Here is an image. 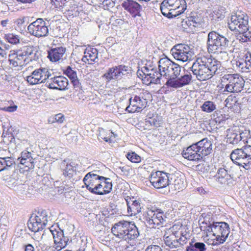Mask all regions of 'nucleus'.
I'll use <instances>...</instances> for the list:
<instances>
[{"label": "nucleus", "instance_id": "1", "mask_svg": "<svg viewBox=\"0 0 251 251\" xmlns=\"http://www.w3.org/2000/svg\"><path fill=\"white\" fill-rule=\"evenodd\" d=\"M158 63L160 72L167 79L165 85L168 87L177 89L189 84L192 81L191 74L179 76L181 71L180 66L168 58L160 59Z\"/></svg>", "mask_w": 251, "mask_h": 251}, {"label": "nucleus", "instance_id": "2", "mask_svg": "<svg viewBox=\"0 0 251 251\" xmlns=\"http://www.w3.org/2000/svg\"><path fill=\"white\" fill-rule=\"evenodd\" d=\"M220 62L211 57H198L191 67L193 74L200 81L208 80L220 73Z\"/></svg>", "mask_w": 251, "mask_h": 251}, {"label": "nucleus", "instance_id": "3", "mask_svg": "<svg viewBox=\"0 0 251 251\" xmlns=\"http://www.w3.org/2000/svg\"><path fill=\"white\" fill-rule=\"evenodd\" d=\"M228 44L229 40L224 36L215 31H211L208 33L206 42L207 50L208 53L219 52L226 60L228 57V53L224 50L228 46Z\"/></svg>", "mask_w": 251, "mask_h": 251}, {"label": "nucleus", "instance_id": "4", "mask_svg": "<svg viewBox=\"0 0 251 251\" xmlns=\"http://www.w3.org/2000/svg\"><path fill=\"white\" fill-rule=\"evenodd\" d=\"M230 158L236 164L243 167L246 170L251 168V146H245L240 149L233 150L230 154Z\"/></svg>", "mask_w": 251, "mask_h": 251}, {"label": "nucleus", "instance_id": "5", "mask_svg": "<svg viewBox=\"0 0 251 251\" xmlns=\"http://www.w3.org/2000/svg\"><path fill=\"white\" fill-rule=\"evenodd\" d=\"M221 81L225 84V91L230 93L240 92L245 84L244 79L238 74H225Z\"/></svg>", "mask_w": 251, "mask_h": 251}, {"label": "nucleus", "instance_id": "6", "mask_svg": "<svg viewBox=\"0 0 251 251\" xmlns=\"http://www.w3.org/2000/svg\"><path fill=\"white\" fill-rule=\"evenodd\" d=\"M167 216L161 209L148 210L145 216V223L150 228L162 226L166 222Z\"/></svg>", "mask_w": 251, "mask_h": 251}, {"label": "nucleus", "instance_id": "7", "mask_svg": "<svg viewBox=\"0 0 251 251\" xmlns=\"http://www.w3.org/2000/svg\"><path fill=\"white\" fill-rule=\"evenodd\" d=\"M150 94L147 92L139 94L138 95H132L129 100V104L126 108L128 113L139 112L144 109L147 104V98Z\"/></svg>", "mask_w": 251, "mask_h": 251}, {"label": "nucleus", "instance_id": "8", "mask_svg": "<svg viewBox=\"0 0 251 251\" xmlns=\"http://www.w3.org/2000/svg\"><path fill=\"white\" fill-rule=\"evenodd\" d=\"M172 174L163 171L152 172L149 176L150 181L157 189L167 188L172 179Z\"/></svg>", "mask_w": 251, "mask_h": 251}, {"label": "nucleus", "instance_id": "9", "mask_svg": "<svg viewBox=\"0 0 251 251\" xmlns=\"http://www.w3.org/2000/svg\"><path fill=\"white\" fill-rule=\"evenodd\" d=\"M174 58L183 62L190 61L194 58V51L188 45L183 44L176 45L171 50Z\"/></svg>", "mask_w": 251, "mask_h": 251}, {"label": "nucleus", "instance_id": "10", "mask_svg": "<svg viewBox=\"0 0 251 251\" xmlns=\"http://www.w3.org/2000/svg\"><path fill=\"white\" fill-rule=\"evenodd\" d=\"M249 24V17L244 12L237 11L233 13L230 17V21L228 23V27L231 31L238 32L246 28Z\"/></svg>", "mask_w": 251, "mask_h": 251}, {"label": "nucleus", "instance_id": "11", "mask_svg": "<svg viewBox=\"0 0 251 251\" xmlns=\"http://www.w3.org/2000/svg\"><path fill=\"white\" fill-rule=\"evenodd\" d=\"M230 233L229 225L225 222H215L213 231V239L212 245H218L224 243L226 240Z\"/></svg>", "mask_w": 251, "mask_h": 251}, {"label": "nucleus", "instance_id": "12", "mask_svg": "<svg viewBox=\"0 0 251 251\" xmlns=\"http://www.w3.org/2000/svg\"><path fill=\"white\" fill-rule=\"evenodd\" d=\"M48 223V214L45 210L38 211L37 214L31 217L28 222V227L30 230L36 232L43 229Z\"/></svg>", "mask_w": 251, "mask_h": 251}, {"label": "nucleus", "instance_id": "13", "mask_svg": "<svg viewBox=\"0 0 251 251\" xmlns=\"http://www.w3.org/2000/svg\"><path fill=\"white\" fill-rule=\"evenodd\" d=\"M129 68L125 65H118L110 68L103 75L106 82H109L113 79H121L127 76L131 73Z\"/></svg>", "mask_w": 251, "mask_h": 251}, {"label": "nucleus", "instance_id": "14", "mask_svg": "<svg viewBox=\"0 0 251 251\" xmlns=\"http://www.w3.org/2000/svg\"><path fill=\"white\" fill-rule=\"evenodd\" d=\"M28 32L37 38L45 37L49 33V29L46 22L42 19L38 18L27 26Z\"/></svg>", "mask_w": 251, "mask_h": 251}, {"label": "nucleus", "instance_id": "15", "mask_svg": "<svg viewBox=\"0 0 251 251\" xmlns=\"http://www.w3.org/2000/svg\"><path fill=\"white\" fill-rule=\"evenodd\" d=\"M51 74L47 68H40L34 70L30 75L26 77L27 81L31 85H35L47 82Z\"/></svg>", "mask_w": 251, "mask_h": 251}, {"label": "nucleus", "instance_id": "16", "mask_svg": "<svg viewBox=\"0 0 251 251\" xmlns=\"http://www.w3.org/2000/svg\"><path fill=\"white\" fill-rule=\"evenodd\" d=\"M58 229L51 226L48 229V231L50 232L53 236L54 240V248L57 251L65 248L69 242V238L64 236V232L62 230L57 227Z\"/></svg>", "mask_w": 251, "mask_h": 251}, {"label": "nucleus", "instance_id": "17", "mask_svg": "<svg viewBox=\"0 0 251 251\" xmlns=\"http://www.w3.org/2000/svg\"><path fill=\"white\" fill-rule=\"evenodd\" d=\"M234 177L232 167L220 168L216 174L213 176L214 179L221 184H226L231 181Z\"/></svg>", "mask_w": 251, "mask_h": 251}, {"label": "nucleus", "instance_id": "18", "mask_svg": "<svg viewBox=\"0 0 251 251\" xmlns=\"http://www.w3.org/2000/svg\"><path fill=\"white\" fill-rule=\"evenodd\" d=\"M46 85L50 89L64 90L68 85V80L67 78L63 76H51L48 78Z\"/></svg>", "mask_w": 251, "mask_h": 251}, {"label": "nucleus", "instance_id": "19", "mask_svg": "<svg viewBox=\"0 0 251 251\" xmlns=\"http://www.w3.org/2000/svg\"><path fill=\"white\" fill-rule=\"evenodd\" d=\"M104 179V176H99L96 174H87L84 176L83 181L87 189L91 193L95 194L96 190L95 187L99 184L100 179Z\"/></svg>", "mask_w": 251, "mask_h": 251}, {"label": "nucleus", "instance_id": "20", "mask_svg": "<svg viewBox=\"0 0 251 251\" xmlns=\"http://www.w3.org/2000/svg\"><path fill=\"white\" fill-rule=\"evenodd\" d=\"M10 64L14 67H22L25 66L28 62L19 50H11L9 54Z\"/></svg>", "mask_w": 251, "mask_h": 251}, {"label": "nucleus", "instance_id": "21", "mask_svg": "<svg viewBox=\"0 0 251 251\" xmlns=\"http://www.w3.org/2000/svg\"><path fill=\"white\" fill-rule=\"evenodd\" d=\"M129 222L121 221L115 224L112 228V233L117 237L126 240V234L129 226Z\"/></svg>", "mask_w": 251, "mask_h": 251}, {"label": "nucleus", "instance_id": "22", "mask_svg": "<svg viewBox=\"0 0 251 251\" xmlns=\"http://www.w3.org/2000/svg\"><path fill=\"white\" fill-rule=\"evenodd\" d=\"M194 144L198 150V152L201 154L202 159L209 154L212 151V142L207 138H204Z\"/></svg>", "mask_w": 251, "mask_h": 251}, {"label": "nucleus", "instance_id": "23", "mask_svg": "<svg viewBox=\"0 0 251 251\" xmlns=\"http://www.w3.org/2000/svg\"><path fill=\"white\" fill-rule=\"evenodd\" d=\"M95 188L96 195H104L109 193L112 189L110 178L104 177V179H100L99 184Z\"/></svg>", "mask_w": 251, "mask_h": 251}, {"label": "nucleus", "instance_id": "24", "mask_svg": "<svg viewBox=\"0 0 251 251\" xmlns=\"http://www.w3.org/2000/svg\"><path fill=\"white\" fill-rule=\"evenodd\" d=\"M197 150H198L197 149L196 146L194 144H193L185 149H184L181 154L184 158L188 160L199 161L201 160L202 159L201 154L198 152Z\"/></svg>", "mask_w": 251, "mask_h": 251}, {"label": "nucleus", "instance_id": "25", "mask_svg": "<svg viewBox=\"0 0 251 251\" xmlns=\"http://www.w3.org/2000/svg\"><path fill=\"white\" fill-rule=\"evenodd\" d=\"M127 206V212L130 215H136L141 211L143 207L140 200H135L133 197L126 200Z\"/></svg>", "mask_w": 251, "mask_h": 251}, {"label": "nucleus", "instance_id": "26", "mask_svg": "<svg viewBox=\"0 0 251 251\" xmlns=\"http://www.w3.org/2000/svg\"><path fill=\"white\" fill-rule=\"evenodd\" d=\"M76 164L69 159H65L61 163L60 167L65 177H72L75 174Z\"/></svg>", "mask_w": 251, "mask_h": 251}, {"label": "nucleus", "instance_id": "27", "mask_svg": "<svg viewBox=\"0 0 251 251\" xmlns=\"http://www.w3.org/2000/svg\"><path fill=\"white\" fill-rule=\"evenodd\" d=\"M122 6L127 11L135 17L140 12L142 6L134 0H126L121 4Z\"/></svg>", "mask_w": 251, "mask_h": 251}, {"label": "nucleus", "instance_id": "28", "mask_svg": "<svg viewBox=\"0 0 251 251\" xmlns=\"http://www.w3.org/2000/svg\"><path fill=\"white\" fill-rule=\"evenodd\" d=\"M145 75L144 78H142L143 80L145 81L147 79V84H160V79L163 74L161 72L157 71V70L152 71L151 72H149L148 73L146 72H141Z\"/></svg>", "mask_w": 251, "mask_h": 251}, {"label": "nucleus", "instance_id": "29", "mask_svg": "<svg viewBox=\"0 0 251 251\" xmlns=\"http://www.w3.org/2000/svg\"><path fill=\"white\" fill-rule=\"evenodd\" d=\"M84 55L82 58V61L85 63L92 64L94 62H98V51L96 48H88L84 51Z\"/></svg>", "mask_w": 251, "mask_h": 251}, {"label": "nucleus", "instance_id": "30", "mask_svg": "<svg viewBox=\"0 0 251 251\" xmlns=\"http://www.w3.org/2000/svg\"><path fill=\"white\" fill-rule=\"evenodd\" d=\"M203 21V17L201 14L193 12L191 13L190 16L187 17L186 24L189 27L192 26L197 27L201 26Z\"/></svg>", "mask_w": 251, "mask_h": 251}, {"label": "nucleus", "instance_id": "31", "mask_svg": "<svg viewBox=\"0 0 251 251\" xmlns=\"http://www.w3.org/2000/svg\"><path fill=\"white\" fill-rule=\"evenodd\" d=\"M66 51V48L63 47L51 49L48 51V57L51 62H57L62 58Z\"/></svg>", "mask_w": 251, "mask_h": 251}, {"label": "nucleus", "instance_id": "32", "mask_svg": "<svg viewBox=\"0 0 251 251\" xmlns=\"http://www.w3.org/2000/svg\"><path fill=\"white\" fill-rule=\"evenodd\" d=\"M16 164L12 157H0V172L9 171L15 168Z\"/></svg>", "mask_w": 251, "mask_h": 251}, {"label": "nucleus", "instance_id": "33", "mask_svg": "<svg viewBox=\"0 0 251 251\" xmlns=\"http://www.w3.org/2000/svg\"><path fill=\"white\" fill-rule=\"evenodd\" d=\"M177 234V233L175 232L169 235L165 234L163 236L165 244L170 249H175L180 247V243H178L177 240V238L178 237Z\"/></svg>", "mask_w": 251, "mask_h": 251}, {"label": "nucleus", "instance_id": "34", "mask_svg": "<svg viewBox=\"0 0 251 251\" xmlns=\"http://www.w3.org/2000/svg\"><path fill=\"white\" fill-rule=\"evenodd\" d=\"M19 50L23 54L24 56L25 57V59L28 62L29 60H35L38 58V51L33 46H25Z\"/></svg>", "mask_w": 251, "mask_h": 251}, {"label": "nucleus", "instance_id": "35", "mask_svg": "<svg viewBox=\"0 0 251 251\" xmlns=\"http://www.w3.org/2000/svg\"><path fill=\"white\" fill-rule=\"evenodd\" d=\"M246 59H240L236 61V66L242 72L249 73L251 71V53L246 54Z\"/></svg>", "mask_w": 251, "mask_h": 251}, {"label": "nucleus", "instance_id": "36", "mask_svg": "<svg viewBox=\"0 0 251 251\" xmlns=\"http://www.w3.org/2000/svg\"><path fill=\"white\" fill-rule=\"evenodd\" d=\"M64 74L70 79L75 88L80 89L81 87V83L77 78L76 72L73 70L71 67L68 66L64 71Z\"/></svg>", "mask_w": 251, "mask_h": 251}, {"label": "nucleus", "instance_id": "37", "mask_svg": "<svg viewBox=\"0 0 251 251\" xmlns=\"http://www.w3.org/2000/svg\"><path fill=\"white\" fill-rule=\"evenodd\" d=\"M243 28L242 30H238L239 33L237 36V39L242 43L251 42V27L248 24L246 28Z\"/></svg>", "mask_w": 251, "mask_h": 251}, {"label": "nucleus", "instance_id": "38", "mask_svg": "<svg viewBox=\"0 0 251 251\" xmlns=\"http://www.w3.org/2000/svg\"><path fill=\"white\" fill-rule=\"evenodd\" d=\"M169 6L171 10L169 14L170 15V18L176 17V16L180 15L181 13L184 12L187 7L186 2L185 6H182V3L177 2L175 4Z\"/></svg>", "mask_w": 251, "mask_h": 251}, {"label": "nucleus", "instance_id": "39", "mask_svg": "<svg viewBox=\"0 0 251 251\" xmlns=\"http://www.w3.org/2000/svg\"><path fill=\"white\" fill-rule=\"evenodd\" d=\"M226 139L227 143L233 145L238 144L241 141L238 130L236 129H228Z\"/></svg>", "mask_w": 251, "mask_h": 251}, {"label": "nucleus", "instance_id": "40", "mask_svg": "<svg viewBox=\"0 0 251 251\" xmlns=\"http://www.w3.org/2000/svg\"><path fill=\"white\" fill-rule=\"evenodd\" d=\"M128 228L126 236V240L127 239H134L138 237L139 232L134 224L129 222Z\"/></svg>", "mask_w": 251, "mask_h": 251}, {"label": "nucleus", "instance_id": "41", "mask_svg": "<svg viewBox=\"0 0 251 251\" xmlns=\"http://www.w3.org/2000/svg\"><path fill=\"white\" fill-rule=\"evenodd\" d=\"M207 248L202 242H191L186 249V251H206Z\"/></svg>", "mask_w": 251, "mask_h": 251}, {"label": "nucleus", "instance_id": "42", "mask_svg": "<svg viewBox=\"0 0 251 251\" xmlns=\"http://www.w3.org/2000/svg\"><path fill=\"white\" fill-rule=\"evenodd\" d=\"M220 6H217L214 8L213 11L210 13V16L212 20L219 21L222 20L225 17L224 11L222 8H220Z\"/></svg>", "mask_w": 251, "mask_h": 251}, {"label": "nucleus", "instance_id": "43", "mask_svg": "<svg viewBox=\"0 0 251 251\" xmlns=\"http://www.w3.org/2000/svg\"><path fill=\"white\" fill-rule=\"evenodd\" d=\"M174 181L173 185L175 190H180L185 187L184 178L180 176H175L174 177Z\"/></svg>", "mask_w": 251, "mask_h": 251}, {"label": "nucleus", "instance_id": "44", "mask_svg": "<svg viewBox=\"0 0 251 251\" xmlns=\"http://www.w3.org/2000/svg\"><path fill=\"white\" fill-rule=\"evenodd\" d=\"M201 110L207 113H211L216 108V104L211 101H205L201 107Z\"/></svg>", "mask_w": 251, "mask_h": 251}, {"label": "nucleus", "instance_id": "45", "mask_svg": "<svg viewBox=\"0 0 251 251\" xmlns=\"http://www.w3.org/2000/svg\"><path fill=\"white\" fill-rule=\"evenodd\" d=\"M169 5L167 4V3L164 1L162 2L160 5V9L162 14L165 17L170 18V9Z\"/></svg>", "mask_w": 251, "mask_h": 251}, {"label": "nucleus", "instance_id": "46", "mask_svg": "<svg viewBox=\"0 0 251 251\" xmlns=\"http://www.w3.org/2000/svg\"><path fill=\"white\" fill-rule=\"evenodd\" d=\"M5 39L12 44H17L20 42L19 36L13 33H9L5 35Z\"/></svg>", "mask_w": 251, "mask_h": 251}, {"label": "nucleus", "instance_id": "47", "mask_svg": "<svg viewBox=\"0 0 251 251\" xmlns=\"http://www.w3.org/2000/svg\"><path fill=\"white\" fill-rule=\"evenodd\" d=\"M25 159V158H24ZM21 165L25 166V168H26V171H28L29 169H32L34 167V162L33 157H27V159L23 160L22 162L20 163Z\"/></svg>", "mask_w": 251, "mask_h": 251}, {"label": "nucleus", "instance_id": "48", "mask_svg": "<svg viewBox=\"0 0 251 251\" xmlns=\"http://www.w3.org/2000/svg\"><path fill=\"white\" fill-rule=\"evenodd\" d=\"M238 100L236 97L229 96L225 100L226 105L228 108H232L235 106Z\"/></svg>", "mask_w": 251, "mask_h": 251}, {"label": "nucleus", "instance_id": "49", "mask_svg": "<svg viewBox=\"0 0 251 251\" xmlns=\"http://www.w3.org/2000/svg\"><path fill=\"white\" fill-rule=\"evenodd\" d=\"M126 156L132 162L139 163L141 161V157L134 152L127 153Z\"/></svg>", "mask_w": 251, "mask_h": 251}, {"label": "nucleus", "instance_id": "50", "mask_svg": "<svg viewBox=\"0 0 251 251\" xmlns=\"http://www.w3.org/2000/svg\"><path fill=\"white\" fill-rule=\"evenodd\" d=\"M238 132L240 134L241 141H243L244 143L247 142L248 139L251 137L250 130L244 129L243 130H239Z\"/></svg>", "mask_w": 251, "mask_h": 251}, {"label": "nucleus", "instance_id": "51", "mask_svg": "<svg viewBox=\"0 0 251 251\" xmlns=\"http://www.w3.org/2000/svg\"><path fill=\"white\" fill-rule=\"evenodd\" d=\"M64 117L63 115L61 113H59L55 115L54 117L50 118L49 120V122L51 123L57 122L58 123H62L64 121Z\"/></svg>", "mask_w": 251, "mask_h": 251}, {"label": "nucleus", "instance_id": "52", "mask_svg": "<svg viewBox=\"0 0 251 251\" xmlns=\"http://www.w3.org/2000/svg\"><path fill=\"white\" fill-rule=\"evenodd\" d=\"M27 157H32L31 153L26 151H23L21 153V157L18 158V159H20V163L22 162L23 161L24 158V160L27 159Z\"/></svg>", "mask_w": 251, "mask_h": 251}, {"label": "nucleus", "instance_id": "53", "mask_svg": "<svg viewBox=\"0 0 251 251\" xmlns=\"http://www.w3.org/2000/svg\"><path fill=\"white\" fill-rule=\"evenodd\" d=\"M163 1L166 2L167 4L169 5L175 4L176 2L182 3V6H185L186 2L185 0H164Z\"/></svg>", "mask_w": 251, "mask_h": 251}, {"label": "nucleus", "instance_id": "54", "mask_svg": "<svg viewBox=\"0 0 251 251\" xmlns=\"http://www.w3.org/2000/svg\"><path fill=\"white\" fill-rule=\"evenodd\" d=\"M104 9H108L109 8L112 7L114 6V1L113 0H102Z\"/></svg>", "mask_w": 251, "mask_h": 251}, {"label": "nucleus", "instance_id": "55", "mask_svg": "<svg viewBox=\"0 0 251 251\" xmlns=\"http://www.w3.org/2000/svg\"><path fill=\"white\" fill-rule=\"evenodd\" d=\"M177 240L178 242V243H180V247H181L184 244H185L187 242V238L184 235H182L181 236L177 238Z\"/></svg>", "mask_w": 251, "mask_h": 251}, {"label": "nucleus", "instance_id": "56", "mask_svg": "<svg viewBox=\"0 0 251 251\" xmlns=\"http://www.w3.org/2000/svg\"><path fill=\"white\" fill-rule=\"evenodd\" d=\"M157 70L155 69L153 65L146 64L143 68H142L141 72H146L148 73L149 72L152 71L153 70Z\"/></svg>", "mask_w": 251, "mask_h": 251}, {"label": "nucleus", "instance_id": "57", "mask_svg": "<svg viewBox=\"0 0 251 251\" xmlns=\"http://www.w3.org/2000/svg\"><path fill=\"white\" fill-rule=\"evenodd\" d=\"M215 223H213V224H209L204 229H202V226L201 227V230H205L207 232L210 233L212 232L213 233L214 228H215Z\"/></svg>", "mask_w": 251, "mask_h": 251}, {"label": "nucleus", "instance_id": "58", "mask_svg": "<svg viewBox=\"0 0 251 251\" xmlns=\"http://www.w3.org/2000/svg\"><path fill=\"white\" fill-rule=\"evenodd\" d=\"M145 251H162L161 248L156 245H151L149 246L146 250Z\"/></svg>", "mask_w": 251, "mask_h": 251}, {"label": "nucleus", "instance_id": "59", "mask_svg": "<svg viewBox=\"0 0 251 251\" xmlns=\"http://www.w3.org/2000/svg\"><path fill=\"white\" fill-rule=\"evenodd\" d=\"M52 2H54L55 4L59 7L64 5L66 0H50Z\"/></svg>", "mask_w": 251, "mask_h": 251}, {"label": "nucleus", "instance_id": "60", "mask_svg": "<svg viewBox=\"0 0 251 251\" xmlns=\"http://www.w3.org/2000/svg\"><path fill=\"white\" fill-rule=\"evenodd\" d=\"M17 106L16 105H13V106H10L8 107H5L3 109L5 111L7 112H14L15 111L17 110Z\"/></svg>", "mask_w": 251, "mask_h": 251}, {"label": "nucleus", "instance_id": "61", "mask_svg": "<svg viewBox=\"0 0 251 251\" xmlns=\"http://www.w3.org/2000/svg\"><path fill=\"white\" fill-rule=\"evenodd\" d=\"M25 251H34V248L31 244H28L25 246Z\"/></svg>", "mask_w": 251, "mask_h": 251}, {"label": "nucleus", "instance_id": "62", "mask_svg": "<svg viewBox=\"0 0 251 251\" xmlns=\"http://www.w3.org/2000/svg\"><path fill=\"white\" fill-rule=\"evenodd\" d=\"M6 50L0 47V55L3 58H6Z\"/></svg>", "mask_w": 251, "mask_h": 251}, {"label": "nucleus", "instance_id": "63", "mask_svg": "<svg viewBox=\"0 0 251 251\" xmlns=\"http://www.w3.org/2000/svg\"><path fill=\"white\" fill-rule=\"evenodd\" d=\"M151 125L156 127L158 126L159 125V123L157 122L156 120H155L154 119H153L152 121L151 122Z\"/></svg>", "mask_w": 251, "mask_h": 251}, {"label": "nucleus", "instance_id": "64", "mask_svg": "<svg viewBox=\"0 0 251 251\" xmlns=\"http://www.w3.org/2000/svg\"><path fill=\"white\" fill-rule=\"evenodd\" d=\"M93 173L94 175H99V176H100V174H101V172L99 170H94L93 171H91L89 173H88V174H92Z\"/></svg>", "mask_w": 251, "mask_h": 251}]
</instances>
